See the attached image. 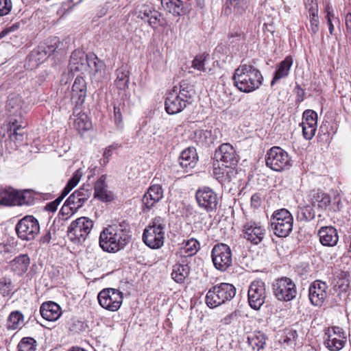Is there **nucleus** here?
<instances>
[{
  "instance_id": "c756f323",
  "label": "nucleus",
  "mask_w": 351,
  "mask_h": 351,
  "mask_svg": "<svg viewBox=\"0 0 351 351\" xmlns=\"http://www.w3.org/2000/svg\"><path fill=\"white\" fill-rule=\"evenodd\" d=\"M117 78L114 84L119 90H125L129 87L130 72L126 66H122L116 71Z\"/></svg>"
},
{
  "instance_id": "58836bf2",
  "label": "nucleus",
  "mask_w": 351,
  "mask_h": 351,
  "mask_svg": "<svg viewBox=\"0 0 351 351\" xmlns=\"http://www.w3.org/2000/svg\"><path fill=\"white\" fill-rule=\"evenodd\" d=\"M60 43V39L57 37L48 38L45 43V55L49 53V57L53 55H64V51L62 49H58L59 44Z\"/></svg>"
},
{
  "instance_id": "c85d7f7f",
  "label": "nucleus",
  "mask_w": 351,
  "mask_h": 351,
  "mask_svg": "<svg viewBox=\"0 0 351 351\" xmlns=\"http://www.w3.org/2000/svg\"><path fill=\"white\" fill-rule=\"evenodd\" d=\"M212 173L219 182L223 183L226 181L230 182L231 178L235 176L236 172L232 167H216L215 164Z\"/></svg>"
},
{
  "instance_id": "f3484780",
  "label": "nucleus",
  "mask_w": 351,
  "mask_h": 351,
  "mask_svg": "<svg viewBox=\"0 0 351 351\" xmlns=\"http://www.w3.org/2000/svg\"><path fill=\"white\" fill-rule=\"evenodd\" d=\"M24 102L19 95L11 94L9 95L7 104L6 111L10 119L25 120L24 115L26 113L24 108Z\"/></svg>"
},
{
  "instance_id": "7c9ffc66",
  "label": "nucleus",
  "mask_w": 351,
  "mask_h": 351,
  "mask_svg": "<svg viewBox=\"0 0 351 351\" xmlns=\"http://www.w3.org/2000/svg\"><path fill=\"white\" fill-rule=\"evenodd\" d=\"M86 66V71H88L89 73L93 75L101 73L105 68L104 62L102 60H99L94 53H90L88 55Z\"/></svg>"
},
{
  "instance_id": "b1692460",
  "label": "nucleus",
  "mask_w": 351,
  "mask_h": 351,
  "mask_svg": "<svg viewBox=\"0 0 351 351\" xmlns=\"http://www.w3.org/2000/svg\"><path fill=\"white\" fill-rule=\"evenodd\" d=\"M88 54L80 49L75 50L70 57L69 69L71 71H86V64Z\"/></svg>"
},
{
  "instance_id": "393cba45",
  "label": "nucleus",
  "mask_w": 351,
  "mask_h": 351,
  "mask_svg": "<svg viewBox=\"0 0 351 351\" xmlns=\"http://www.w3.org/2000/svg\"><path fill=\"white\" fill-rule=\"evenodd\" d=\"M38 195L32 189L18 190L10 186H0V197H34Z\"/></svg>"
},
{
  "instance_id": "864d4df0",
  "label": "nucleus",
  "mask_w": 351,
  "mask_h": 351,
  "mask_svg": "<svg viewBox=\"0 0 351 351\" xmlns=\"http://www.w3.org/2000/svg\"><path fill=\"white\" fill-rule=\"evenodd\" d=\"M218 194L208 186H202L195 193V197H217Z\"/></svg>"
},
{
  "instance_id": "4468645a",
  "label": "nucleus",
  "mask_w": 351,
  "mask_h": 351,
  "mask_svg": "<svg viewBox=\"0 0 351 351\" xmlns=\"http://www.w3.org/2000/svg\"><path fill=\"white\" fill-rule=\"evenodd\" d=\"M214 158L221 161L223 166L234 168L237 165L239 158L234 148L229 143L221 145L215 152Z\"/></svg>"
},
{
  "instance_id": "6ab92c4d",
  "label": "nucleus",
  "mask_w": 351,
  "mask_h": 351,
  "mask_svg": "<svg viewBox=\"0 0 351 351\" xmlns=\"http://www.w3.org/2000/svg\"><path fill=\"white\" fill-rule=\"evenodd\" d=\"M27 123L25 120L10 119L8 125L6 128L9 138L11 141L14 142L16 145H20L23 143L26 132L25 128Z\"/></svg>"
},
{
  "instance_id": "a19ab883",
  "label": "nucleus",
  "mask_w": 351,
  "mask_h": 351,
  "mask_svg": "<svg viewBox=\"0 0 351 351\" xmlns=\"http://www.w3.org/2000/svg\"><path fill=\"white\" fill-rule=\"evenodd\" d=\"M64 219H56L53 221V226L50 228L47 234H45V242L50 241H56L58 237H60L61 232L63 231V230H60V228L62 226V220Z\"/></svg>"
},
{
  "instance_id": "20e7f679",
  "label": "nucleus",
  "mask_w": 351,
  "mask_h": 351,
  "mask_svg": "<svg viewBox=\"0 0 351 351\" xmlns=\"http://www.w3.org/2000/svg\"><path fill=\"white\" fill-rule=\"evenodd\" d=\"M166 221L161 217H156L144 230L143 240L152 249H158L163 245Z\"/></svg>"
},
{
  "instance_id": "dca6fc26",
  "label": "nucleus",
  "mask_w": 351,
  "mask_h": 351,
  "mask_svg": "<svg viewBox=\"0 0 351 351\" xmlns=\"http://www.w3.org/2000/svg\"><path fill=\"white\" fill-rule=\"evenodd\" d=\"M328 286L326 282L316 280L308 288V298L311 303L315 306H321L328 297Z\"/></svg>"
},
{
  "instance_id": "4be33fe9",
  "label": "nucleus",
  "mask_w": 351,
  "mask_h": 351,
  "mask_svg": "<svg viewBox=\"0 0 351 351\" xmlns=\"http://www.w3.org/2000/svg\"><path fill=\"white\" fill-rule=\"evenodd\" d=\"M317 234L321 244L324 246L333 247L339 241L337 230L332 226L322 227Z\"/></svg>"
},
{
  "instance_id": "423d86ee",
  "label": "nucleus",
  "mask_w": 351,
  "mask_h": 351,
  "mask_svg": "<svg viewBox=\"0 0 351 351\" xmlns=\"http://www.w3.org/2000/svg\"><path fill=\"white\" fill-rule=\"evenodd\" d=\"M293 219L287 209L282 208L274 213L271 219V228L278 237H287L293 229Z\"/></svg>"
},
{
  "instance_id": "774afa93",
  "label": "nucleus",
  "mask_w": 351,
  "mask_h": 351,
  "mask_svg": "<svg viewBox=\"0 0 351 351\" xmlns=\"http://www.w3.org/2000/svg\"><path fill=\"white\" fill-rule=\"evenodd\" d=\"M158 16H160V14L156 11V14L150 15L146 21L151 27H154L157 25Z\"/></svg>"
},
{
  "instance_id": "bb28decb",
  "label": "nucleus",
  "mask_w": 351,
  "mask_h": 351,
  "mask_svg": "<svg viewBox=\"0 0 351 351\" xmlns=\"http://www.w3.org/2000/svg\"><path fill=\"white\" fill-rule=\"evenodd\" d=\"M30 260L27 254H21L15 257L10 263L11 270L17 275H22L27 271Z\"/></svg>"
},
{
  "instance_id": "5701e85b",
  "label": "nucleus",
  "mask_w": 351,
  "mask_h": 351,
  "mask_svg": "<svg viewBox=\"0 0 351 351\" xmlns=\"http://www.w3.org/2000/svg\"><path fill=\"white\" fill-rule=\"evenodd\" d=\"M86 83L82 76H77L72 86V99L76 103V106H82L86 97Z\"/></svg>"
},
{
  "instance_id": "3c124183",
  "label": "nucleus",
  "mask_w": 351,
  "mask_h": 351,
  "mask_svg": "<svg viewBox=\"0 0 351 351\" xmlns=\"http://www.w3.org/2000/svg\"><path fill=\"white\" fill-rule=\"evenodd\" d=\"M152 14H156V11L154 8L151 5H143L140 8L137 17L146 21Z\"/></svg>"
},
{
  "instance_id": "5fc2aeb1",
  "label": "nucleus",
  "mask_w": 351,
  "mask_h": 351,
  "mask_svg": "<svg viewBox=\"0 0 351 351\" xmlns=\"http://www.w3.org/2000/svg\"><path fill=\"white\" fill-rule=\"evenodd\" d=\"M302 123L317 125V114L313 110H306L303 112Z\"/></svg>"
},
{
  "instance_id": "a211bd4d",
  "label": "nucleus",
  "mask_w": 351,
  "mask_h": 351,
  "mask_svg": "<svg viewBox=\"0 0 351 351\" xmlns=\"http://www.w3.org/2000/svg\"><path fill=\"white\" fill-rule=\"evenodd\" d=\"M345 343V334L341 328H329L326 332L324 344L330 350H339L343 348Z\"/></svg>"
},
{
  "instance_id": "69168bd1",
  "label": "nucleus",
  "mask_w": 351,
  "mask_h": 351,
  "mask_svg": "<svg viewBox=\"0 0 351 351\" xmlns=\"http://www.w3.org/2000/svg\"><path fill=\"white\" fill-rule=\"evenodd\" d=\"M62 199H55V200L53 202H52L51 203L48 204L45 206V210H48L51 211V212L56 211L57 210V208H58V205L60 204V203L61 202V201Z\"/></svg>"
},
{
  "instance_id": "1a4fd4ad",
  "label": "nucleus",
  "mask_w": 351,
  "mask_h": 351,
  "mask_svg": "<svg viewBox=\"0 0 351 351\" xmlns=\"http://www.w3.org/2000/svg\"><path fill=\"white\" fill-rule=\"evenodd\" d=\"M211 258L214 267L220 271H226L232 263V250L225 243L215 245L211 251Z\"/></svg>"
},
{
  "instance_id": "de8ad7c7",
  "label": "nucleus",
  "mask_w": 351,
  "mask_h": 351,
  "mask_svg": "<svg viewBox=\"0 0 351 351\" xmlns=\"http://www.w3.org/2000/svg\"><path fill=\"white\" fill-rule=\"evenodd\" d=\"M300 126L302 128V135L306 140H311L315 136L317 130V125L308 123H301Z\"/></svg>"
},
{
  "instance_id": "412c9836",
  "label": "nucleus",
  "mask_w": 351,
  "mask_h": 351,
  "mask_svg": "<svg viewBox=\"0 0 351 351\" xmlns=\"http://www.w3.org/2000/svg\"><path fill=\"white\" fill-rule=\"evenodd\" d=\"M197 161V153L194 147H188L184 149L178 158V162L180 167L186 172L193 169L196 166Z\"/></svg>"
},
{
  "instance_id": "7ed1b4c3",
  "label": "nucleus",
  "mask_w": 351,
  "mask_h": 351,
  "mask_svg": "<svg viewBox=\"0 0 351 351\" xmlns=\"http://www.w3.org/2000/svg\"><path fill=\"white\" fill-rule=\"evenodd\" d=\"M194 95L193 86L182 81L178 86H175L167 95L165 106L166 112L175 114L182 112L191 103Z\"/></svg>"
},
{
  "instance_id": "9b49d317",
  "label": "nucleus",
  "mask_w": 351,
  "mask_h": 351,
  "mask_svg": "<svg viewBox=\"0 0 351 351\" xmlns=\"http://www.w3.org/2000/svg\"><path fill=\"white\" fill-rule=\"evenodd\" d=\"M273 289L274 295L280 301L289 302L297 295L295 284L287 277L278 279L274 284Z\"/></svg>"
},
{
  "instance_id": "37998d69",
  "label": "nucleus",
  "mask_w": 351,
  "mask_h": 351,
  "mask_svg": "<svg viewBox=\"0 0 351 351\" xmlns=\"http://www.w3.org/2000/svg\"><path fill=\"white\" fill-rule=\"evenodd\" d=\"M318 206L332 211L339 210L343 206L340 199H321Z\"/></svg>"
},
{
  "instance_id": "338daca9",
  "label": "nucleus",
  "mask_w": 351,
  "mask_h": 351,
  "mask_svg": "<svg viewBox=\"0 0 351 351\" xmlns=\"http://www.w3.org/2000/svg\"><path fill=\"white\" fill-rule=\"evenodd\" d=\"M47 2L52 7L51 9L53 11L58 14L59 10L61 8V2H60V0H47Z\"/></svg>"
},
{
  "instance_id": "f03ea898",
  "label": "nucleus",
  "mask_w": 351,
  "mask_h": 351,
  "mask_svg": "<svg viewBox=\"0 0 351 351\" xmlns=\"http://www.w3.org/2000/svg\"><path fill=\"white\" fill-rule=\"evenodd\" d=\"M234 85L241 91L252 93L263 84L261 72L251 64H243L235 69L232 76Z\"/></svg>"
},
{
  "instance_id": "2f4dec72",
  "label": "nucleus",
  "mask_w": 351,
  "mask_h": 351,
  "mask_svg": "<svg viewBox=\"0 0 351 351\" xmlns=\"http://www.w3.org/2000/svg\"><path fill=\"white\" fill-rule=\"evenodd\" d=\"M61 314L60 306L57 303L51 301L45 302V320L56 321Z\"/></svg>"
},
{
  "instance_id": "2eb2a0df",
  "label": "nucleus",
  "mask_w": 351,
  "mask_h": 351,
  "mask_svg": "<svg viewBox=\"0 0 351 351\" xmlns=\"http://www.w3.org/2000/svg\"><path fill=\"white\" fill-rule=\"evenodd\" d=\"M266 298L265 285L263 281L257 280L251 283L248 289V302L254 310H258L265 303Z\"/></svg>"
},
{
  "instance_id": "ddd939ff",
  "label": "nucleus",
  "mask_w": 351,
  "mask_h": 351,
  "mask_svg": "<svg viewBox=\"0 0 351 351\" xmlns=\"http://www.w3.org/2000/svg\"><path fill=\"white\" fill-rule=\"evenodd\" d=\"M243 237L254 245L260 243L266 234V229L258 221L247 220L243 225Z\"/></svg>"
},
{
  "instance_id": "f8f14e48",
  "label": "nucleus",
  "mask_w": 351,
  "mask_h": 351,
  "mask_svg": "<svg viewBox=\"0 0 351 351\" xmlns=\"http://www.w3.org/2000/svg\"><path fill=\"white\" fill-rule=\"evenodd\" d=\"M18 237L23 240H32L40 232L38 220L32 216L21 219L16 226Z\"/></svg>"
},
{
  "instance_id": "79ce46f5",
  "label": "nucleus",
  "mask_w": 351,
  "mask_h": 351,
  "mask_svg": "<svg viewBox=\"0 0 351 351\" xmlns=\"http://www.w3.org/2000/svg\"><path fill=\"white\" fill-rule=\"evenodd\" d=\"M106 176H101L95 184V193L93 197H110L106 189Z\"/></svg>"
},
{
  "instance_id": "680f3d73",
  "label": "nucleus",
  "mask_w": 351,
  "mask_h": 351,
  "mask_svg": "<svg viewBox=\"0 0 351 351\" xmlns=\"http://www.w3.org/2000/svg\"><path fill=\"white\" fill-rule=\"evenodd\" d=\"M310 29L312 35H315L319 29V16L310 17Z\"/></svg>"
},
{
  "instance_id": "8fccbe9b",
  "label": "nucleus",
  "mask_w": 351,
  "mask_h": 351,
  "mask_svg": "<svg viewBox=\"0 0 351 351\" xmlns=\"http://www.w3.org/2000/svg\"><path fill=\"white\" fill-rule=\"evenodd\" d=\"M211 136L210 131L207 130H197L194 132L193 138L196 142L201 144L208 143V139Z\"/></svg>"
},
{
  "instance_id": "6e6d98bb",
  "label": "nucleus",
  "mask_w": 351,
  "mask_h": 351,
  "mask_svg": "<svg viewBox=\"0 0 351 351\" xmlns=\"http://www.w3.org/2000/svg\"><path fill=\"white\" fill-rule=\"evenodd\" d=\"M208 55L202 54L197 56L193 60L192 66L200 71H205V61Z\"/></svg>"
},
{
  "instance_id": "09e8293b",
  "label": "nucleus",
  "mask_w": 351,
  "mask_h": 351,
  "mask_svg": "<svg viewBox=\"0 0 351 351\" xmlns=\"http://www.w3.org/2000/svg\"><path fill=\"white\" fill-rule=\"evenodd\" d=\"M245 39V34L240 27L232 28L228 34V40L230 43L241 41Z\"/></svg>"
},
{
  "instance_id": "0e129e2a",
  "label": "nucleus",
  "mask_w": 351,
  "mask_h": 351,
  "mask_svg": "<svg viewBox=\"0 0 351 351\" xmlns=\"http://www.w3.org/2000/svg\"><path fill=\"white\" fill-rule=\"evenodd\" d=\"M85 199H77L75 202L74 199H66L67 202L72 207H76V211L83 205Z\"/></svg>"
},
{
  "instance_id": "e2e57ef3",
  "label": "nucleus",
  "mask_w": 351,
  "mask_h": 351,
  "mask_svg": "<svg viewBox=\"0 0 351 351\" xmlns=\"http://www.w3.org/2000/svg\"><path fill=\"white\" fill-rule=\"evenodd\" d=\"M160 199H143V211L149 210Z\"/></svg>"
},
{
  "instance_id": "0eeeda50",
  "label": "nucleus",
  "mask_w": 351,
  "mask_h": 351,
  "mask_svg": "<svg viewBox=\"0 0 351 351\" xmlns=\"http://www.w3.org/2000/svg\"><path fill=\"white\" fill-rule=\"evenodd\" d=\"M265 162L267 167L275 171L289 169L292 165L291 157L280 147H273L267 151Z\"/></svg>"
},
{
  "instance_id": "13d9d810",
  "label": "nucleus",
  "mask_w": 351,
  "mask_h": 351,
  "mask_svg": "<svg viewBox=\"0 0 351 351\" xmlns=\"http://www.w3.org/2000/svg\"><path fill=\"white\" fill-rule=\"evenodd\" d=\"M326 19L327 23L328 25L329 32L331 35H332L334 34L335 27H334V25L332 22V19H335V14L332 12V8L329 5H328L326 8ZM336 19H337L336 18Z\"/></svg>"
},
{
  "instance_id": "473e14b6",
  "label": "nucleus",
  "mask_w": 351,
  "mask_h": 351,
  "mask_svg": "<svg viewBox=\"0 0 351 351\" xmlns=\"http://www.w3.org/2000/svg\"><path fill=\"white\" fill-rule=\"evenodd\" d=\"M162 3L174 16H178L186 13L182 0H162Z\"/></svg>"
},
{
  "instance_id": "ea45409f",
  "label": "nucleus",
  "mask_w": 351,
  "mask_h": 351,
  "mask_svg": "<svg viewBox=\"0 0 351 351\" xmlns=\"http://www.w3.org/2000/svg\"><path fill=\"white\" fill-rule=\"evenodd\" d=\"M34 204V199H0V208L3 207H12L15 206H32Z\"/></svg>"
},
{
  "instance_id": "72a5a7b5",
  "label": "nucleus",
  "mask_w": 351,
  "mask_h": 351,
  "mask_svg": "<svg viewBox=\"0 0 351 351\" xmlns=\"http://www.w3.org/2000/svg\"><path fill=\"white\" fill-rule=\"evenodd\" d=\"M189 274V267L186 264H176L173 267L172 278L178 283H182Z\"/></svg>"
},
{
  "instance_id": "c03bdc74",
  "label": "nucleus",
  "mask_w": 351,
  "mask_h": 351,
  "mask_svg": "<svg viewBox=\"0 0 351 351\" xmlns=\"http://www.w3.org/2000/svg\"><path fill=\"white\" fill-rule=\"evenodd\" d=\"M199 206L207 212H212L217 208V199H195Z\"/></svg>"
},
{
  "instance_id": "052dcab7",
  "label": "nucleus",
  "mask_w": 351,
  "mask_h": 351,
  "mask_svg": "<svg viewBox=\"0 0 351 351\" xmlns=\"http://www.w3.org/2000/svg\"><path fill=\"white\" fill-rule=\"evenodd\" d=\"M12 282L10 280H1L0 281V291L4 295H8L11 291Z\"/></svg>"
},
{
  "instance_id": "e433bc0d",
  "label": "nucleus",
  "mask_w": 351,
  "mask_h": 351,
  "mask_svg": "<svg viewBox=\"0 0 351 351\" xmlns=\"http://www.w3.org/2000/svg\"><path fill=\"white\" fill-rule=\"evenodd\" d=\"M27 61L32 69L36 68L43 64L44 62V47L38 46L36 49H34L28 56Z\"/></svg>"
},
{
  "instance_id": "c9c22d12",
  "label": "nucleus",
  "mask_w": 351,
  "mask_h": 351,
  "mask_svg": "<svg viewBox=\"0 0 351 351\" xmlns=\"http://www.w3.org/2000/svg\"><path fill=\"white\" fill-rule=\"evenodd\" d=\"M83 171L82 169H78L73 174L72 177L67 182L65 187L61 191L60 195L58 197H65L70 191L79 183Z\"/></svg>"
},
{
  "instance_id": "6e6552de",
  "label": "nucleus",
  "mask_w": 351,
  "mask_h": 351,
  "mask_svg": "<svg viewBox=\"0 0 351 351\" xmlns=\"http://www.w3.org/2000/svg\"><path fill=\"white\" fill-rule=\"evenodd\" d=\"M93 221L88 217H82L73 221L69 226L67 235L73 243H82L90 233Z\"/></svg>"
},
{
  "instance_id": "f257e3e1",
  "label": "nucleus",
  "mask_w": 351,
  "mask_h": 351,
  "mask_svg": "<svg viewBox=\"0 0 351 351\" xmlns=\"http://www.w3.org/2000/svg\"><path fill=\"white\" fill-rule=\"evenodd\" d=\"M130 239L129 224L125 221L115 222L100 233L99 245L104 251L117 252L123 249Z\"/></svg>"
},
{
  "instance_id": "a878e982",
  "label": "nucleus",
  "mask_w": 351,
  "mask_h": 351,
  "mask_svg": "<svg viewBox=\"0 0 351 351\" xmlns=\"http://www.w3.org/2000/svg\"><path fill=\"white\" fill-rule=\"evenodd\" d=\"M297 219L300 221H311L315 216L314 204L310 199L305 201L304 199L298 203Z\"/></svg>"
},
{
  "instance_id": "f704fd0d",
  "label": "nucleus",
  "mask_w": 351,
  "mask_h": 351,
  "mask_svg": "<svg viewBox=\"0 0 351 351\" xmlns=\"http://www.w3.org/2000/svg\"><path fill=\"white\" fill-rule=\"evenodd\" d=\"M24 322V316L19 311L10 313L7 320V328L8 330H16L20 328Z\"/></svg>"
},
{
  "instance_id": "cd10ccee",
  "label": "nucleus",
  "mask_w": 351,
  "mask_h": 351,
  "mask_svg": "<svg viewBox=\"0 0 351 351\" xmlns=\"http://www.w3.org/2000/svg\"><path fill=\"white\" fill-rule=\"evenodd\" d=\"M267 337L261 331H254L247 336V343L254 350L265 349Z\"/></svg>"
},
{
  "instance_id": "bf43d9fd",
  "label": "nucleus",
  "mask_w": 351,
  "mask_h": 351,
  "mask_svg": "<svg viewBox=\"0 0 351 351\" xmlns=\"http://www.w3.org/2000/svg\"><path fill=\"white\" fill-rule=\"evenodd\" d=\"M76 212V207H72L71 206V204H69L67 201L64 203L61 210H60V214L64 216H66L65 219H67L69 217L73 215Z\"/></svg>"
},
{
  "instance_id": "9d476101",
  "label": "nucleus",
  "mask_w": 351,
  "mask_h": 351,
  "mask_svg": "<svg viewBox=\"0 0 351 351\" xmlns=\"http://www.w3.org/2000/svg\"><path fill=\"white\" fill-rule=\"evenodd\" d=\"M99 305L110 311H118L123 302V293L118 289L106 288L102 289L97 295Z\"/></svg>"
},
{
  "instance_id": "603ef678",
  "label": "nucleus",
  "mask_w": 351,
  "mask_h": 351,
  "mask_svg": "<svg viewBox=\"0 0 351 351\" xmlns=\"http://www.w3.org/2000/svg\"><path fill=\"white\" fill-rule=\"evenodd\" d=\"M162 189L159 184H152L147 189L143 197H162Z\"/></svg>"
},
{
  "instance_id": "49530a36",
  "label": "nucleus",
  "mask_w": 351,
  "mask_h": 351,
  "mask_svg": "<svg viewBox=\"0 0 351 351\" xmlns=\"http://www.w3.org/2000/svg\"><path fill=\"white\" fill-rule=\"evenodd\" d=\"M36 341L33 338L24 337L18 344L19 351H35Z\"/></svg>"
},
{
  "instance_id": "39448f33",
  "label": "nucleus",
  "mask_w": 351,
  "mask_h": 351,
  "mask_svg": "<svg viewBox=\"0 0 351 351\" xmlns=\"http://www.w3.org/2000/svg\"><path fill=\"white\" fill-rule=\"evenodd\" d=\"M236 294V288L230 283L222 282L210 289L206 295V303L211 308L230 301Z\"/></svg>"
},
{
  "instance_id": "a18cd8bd",
  "label": "nucleus",
  "mask_w": 351,
  "mask_h": 351,
  "mask_svg": "<svg viewBox=\"0 0 351 351\" xmlns=\"http://www.w3.org/2000/svg\"><path fill=\"white\" fill-rule=\"evenodd\" d=\"M199 249V243L195 239L188 240L184 247L183 251L186 256H191L195 254Z\"/></svg>"
},
{
  "instance_id": "aec40b11",
  "label": "nucleus",
  "mask_w": 351,
  "mask_h": 351,
  "mask_svg": "<svg viewBox=\"0 0 351 351\" xmlns=\"http://www.w3.org/2000/svg\"><path fill=\"white\" fill-rule=\"evenodd\" d=\"M293 62V58L291 56H287L283 60L276 64L274 77L271 81V86H274L280 80L288 77Z\"/></svg>"
},
{
  "instance_id": "4d7b16f0",
  "label": "nucleus",
  "mask_w": 351,
  "mask_h": 351,
  "mask_svg": "<svg viewBox=\"0 0 351 351\" xmlns=\"http://www.w3.org/2000/svg\"><path fill=\"white\" fill-rule=\"evenodd\" d=\"M12 8L11 0H0V16L8 15Z\"/></svg>"
},
{
  "instance_id": "4c0bfd02",
  "label": "nucleus",
  "mask_w": 351,
  "mask_h": 351,
  "mask_svg": "<svg viewBox=\"0 0 351 351\" xmlns=\"http://www.w3.org/2000/svg\"><path fill=\"white\" fill-rule=\"evenodd\" d=\"M74 128L79 133H82L90 130L92 127L88 116L84 114H79L74 118Z\"/></svg>"
}]
</instances>
